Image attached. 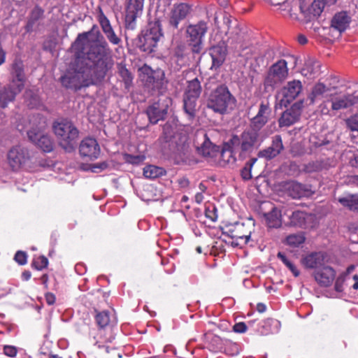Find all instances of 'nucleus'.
<instances>
[{"instance_id":"c756f323","label":"nucleus","mask_w":358,"mask_h":358,"mask_svg":"<svg viewBox=\"0 0 358 358\" xmlns=\"http://www.w3.org/2000/svg\"><path fill=\"white\" fill-rule=\"evenodd\" d=\"M351 21L350 16L345 11L339 12L331 20V27L340 32L345 31Z\"/></svg>"},{"instance_id":"5701e85b","label":"nucleus","mask_w":358,"mask_h":358,"mask_svg":"<svg viewBox=\"0 0 358 358\" xmlns=\"http://www.w3.org/2000/svg\"><path fill=\"white\" fill-rule=\"evenodd\" d=\"M190 6L186 3L175 5L171 10L169 24L175 29H178L179 22L184 20L189 13Z\"/></svg>"},{"instance_id":"bb28decb","label":"nucleus","mask_w":358,"mask_h":358,"mask_svg":"<svg viewBox=\"0 0 358 358\" xmlns=\"http://www.w3.org/2000/svg\"><path fill=\"white\" fill-rule=\"evenodd\" d=\"M186 47L184 44H178L171 51V61L176 65V68L179 70L186 64Z\"/></svg>"},{"instance_id":"1a4fd4ad","label":"nucleus","mask_w":358,"mask_h":358,"mask_svg":"<svg viewBox=\"0 0 358 358\" xmlns=\"http://www.w3.org/2000/svg\"><path fill=\"white\" fill-rule=\"evenodd\" d=\"M170 103V99L168 97H162L148 106L145 113L151 124H155L166 118Z\"/></svg>"},{"instance_id":"6e6552de","label":"nucleus","mask_w":358,"mask_h":358,"mask_svg":"<svg viewBox=\"0 0 358 358\" xmlns=\"http://www.w3.org/2000/svg\"><path fill=\"white\" fill-rule=\"evenodd\" d=\"M259 138V131L251 128L245 130L241 136H233L230 139V143L241 150V157L242 152H250L252 150L254 146L257 143Z\"/></svg>"},{"instance_id":"680f3d73","label":"nucleus","mask_w":358,"mask_h":358,"mask_svg":"<svg viewBox=\"0 0 358 358\" xmlns=\"http://www.w3.org/2000/svg\"><path fill=\"white\" fill-rule=\"evenodd\" d=\"M46 303L48 305H53L55 302V296L52 293H47L45 296Z\"/></svg>"},{"instance_id":"a18cd8bd","label":"nucleus","mask_w":358,"mask_h":358,"mask_svg":"<svg viewBox=\"0 0 358 358\" xmlns=\"http://www.w3.org/2000/svg\"><path fill=\"white\" fill-rule=\"evenodd\" d=\"M277 257L286 265L295 277L299 275V271L297 269L296 266L293 264L282 252H279Z\"/></svg>"},{"instance_id":"49530a36","label":"nucleus","mask_w":358,"mask_h":358,"mask_svg":"<svg viewBox=\"0 0 358 358\" xmlns=\"http://www.w3.org/2000/svg\"><path fill=\"white\" fill-rule=\"evenodd\" d=\"M324 167V162L322 161L310 162L305 165L304 170L308 173L317 172L322 170Z\"/></svg>"},{"instance_id":"ddd939ff","label":"nucleus","mask_w":358,"mask_h":358,"mask_svg":"<svg viewBox=\"0 0 358 358\" xmlns=\"http://www.w3.org/2000/svg\"><path fill=\"white\" fill-rule=\"evenodd\" d=\"M303 101L294 103L289 109L282 113L278 122L280 127H289L296 122L301 116Z\"/></svg>"},{"instance_id":"9b49d317","label":"nucleus","mask_w":358,"mask_h":358,"mask_svg":"<svg viewBox=\"0 0 358 358\" xmlns=\"http://www.w3.org/2000/svg\"><path fill=\"white\" fill-rule=\"evenodd\" d=\"M97 20L100 24L101 30L108 41L105 39V41L113 45H120L122 43L121 38L115 33L114 29L113 28L110 20L105 15L101 7L98 8V13L96 16Z\"/></svg>"},{"instance_id":"13d9d810","label":"nucleus","mask_w":358,"mask_h":358,"mask_svg":"<svg viewBox=\"0 0 358 358\" xmlns=\"http://www.w3.org/2000/svg\"><path fill=\"white\" fill-rule=\"evenodd\" d=\"M108 164L106 162L96 163L92 166V171L96 173V172H97V171H96L97 169L102 171V170H104L106 168H108Z\"/></svg>"},{"instance_id":"412c9836","label":"nucleus","mask_w":358,"mask_h":358,"mask_svg":"<svg viewBox=\"0 0 358 358\" xmlns=\"http://www.w3.org/2000/svg\"><path fill=\"white\" fill-rule=\"evenodd\" d=\"M300 10L305 17L311 20L320 15L324 7V0H313L310 6H307L305 0H300Z\"/></svg>"},{"instance_id":"c9c22d12","label":"nucleus","mask_w":358,"mask_h":358,"mask_svg":"<svg viewBox=\"0 0 358 358\" xmlns=\"http://www.w3.org/2000/svg\"><path fill=\"white\" fill-rule=\"evenodd\" d=\"M142 12H136L134 10L126 8L125 14V29L127 30H134L136 27V18L141 15Z\"/></svg>"},{"instance_id":"603ef678","label":"nucleus","mask_w":358,"mask_h":358,"mask_svg":"<svg viewBox=\"0 0 358 358\" xmlns=\"http://www.w3.org/2000/svg\"><path fill=\"white\" fill-rule=\"evenodd\" d=\"M162 76H164L162 71H151L150 75L148 76L146 82L154 85L155 83H158L159 78Z\"/></svg>"},{"instance_id":"774afa93","label":"nucleus","mask_w":358,"mask_h":358,"mask_svg":"<svg viewBox=\"0 0 358 358\" xmlns=\"http://www.w3.org/2000/svg\"><path fill=\"white\" fill-rule=\"evenodd\" d=\"M266 307L264 303H259L257 305V310L259 313H264L266 310Z\"/></svg>"},{"instance_id":"aec40b11","label":"nucleus","mask_w":358,"mask_h":358,"mask_svg":"<svg viewBox=\"0 0 358 358\" xmlns=\"http://www.w3.org/2000/svg\"><path fill=\"white\" fill-rule=\"evenodd\" d=\"M284 150L282 138L280 135H275L272 138L271 145L259 152L258 157L271 160L280 154Z\"/></svg>"},{"instance_id":"2eb2a0df","label":"nucleus","mask_w":358,"mask_h":358,"mask_svg":"<svg viewBox=\"0 0 358 358\" xmlns=\"http://www.w3.org/2000/svg\"><path fill=\"white\" fill-rule=\"evenodd\" d=\"M271 109L268 101L260 103L257 114L251 119L250 127L259 131L268 121Z\"/></svg>"},{"instance_id":"5fc2aeb1","label":"nucleus","mask_w":358,"mask_h":358,"mask_svg":"<svg viewBox=\"0 0 358 358\" xmlns=\"http://www.w3.org/2000/svg\"><path fill=\"white\" fill-rule=\"evenodd\" d=\"M345 281V277L343 274L340 275L335 281V290L337 292L343 291V286Z\"/></svg>"},{"instance_id":"c03bdc74","label":"nucleus","mask_w":358,"mask_h":358,"mask_svg":"<svg viewBox=\"0 0 358 358\" xmlns=\"http://www.w3.org/2000/svg\"><path fill=\"white\" fill-rule=\"evenodd\" d=\"M173 129L169 124H165L163 127V134L159 140L164 143H170L173 137Z\"/></svg>"},{"instance_id":"3c124183","label":"nucleus","mask_w":358,"mask_h":358,"mask_svg":"<svg viewBox=\"0 0 358 358\" xmlns=\"http://www.w3.org/2000/svg\"><path fill=\"white\" fill-rule=\"evenodd\" d=\"M346 127L352 131H358V116H352L345 120Z\"/></svg>"},{"instance_id":"79ce46f5","label":"nucleus","mask_w":358,"mask_h":358,"mask_svg":"<svg viewBox=\"0 0 358 358\" xmlns=\"http://www.w3.org/2000/svg\"><path fill=\"white\" fill-rule=\"evenodd\" d=\"M256 161L257 158H252L246 162L245 166L241 169V175L244 180H248L252 178L251 169Z\"/></svg>"},{"instance_id":"7ed1b4c3","label":"nucleus","mask_w":358,"mask_h":358,"mask_svg":"<svg viewBox=\"0 0 358 358\" xmlns=\"http://www.w3.org/2000/svg\"><path fill=\"white\" fill-rule=\"evenodd\" d=\"M31 129L27 131L29 139L45 152L53 150V142L51 138L44 133L47 127L45 117L41 115H34L31 120Z\"/></svg>"},{"instance_id":"0e129e2a","label":"nucleus","mask_w":358,"mask_h":358,"mask_svg":"<svg viewBox=\"0 0 358 358\" xmlns=\"http://www.w3.org/2000/svg\"><path fill=\"white\" fill-rule=\"evenodd\" d=\"M348 182L358 187V175L351 176L348 178Z\"/></svg>"},{"instance_id":"6e6d98bb","label":"nucleus","mask_w":358,"mask_h":358,"mask_svg":"<svg viewBox=\"0 0 358 358\" xmlns=\"http://www.w3.org/2000/svg\"><path fill=\"white\" fill-rule=\"evenodd\" d=\"M248 329L247 325L244 322L236 323L233 327V330L236 333H245Z\"/></svg>"},{"instance_id":"a19ab883","label":"nucleus","mask_w":358,"mask_h":358,"mask_svg":"<svg viewBox=\"0 0 358 358\" xmlns=\"http://www.w3.org/2000/svg\"><path fill=\"white\" fill-rule=\"evenodd\" d=\"M305 237L302 234H291L286 238L287 244L292 247H299L304 243Z\"/></svg>"},{"instance_id":"bf43d9fd","label":"nucleus","mask_w":358,"mask_h":358,"mask_svg":"<svg viewBox=\"0 0 358 358\" xmlns=\"http://www.w3.org/2000/svg\"><path fill=\"white\" fill-rule=\"evenodd\" d=\"M312 69L310 70V73L313 76L317 75L320 72V64L317 61H313L311 62Z\"/></svg>"},{"instance_id":"cd10ccee","label":"nucleus","mask_w":358,"mask_h":358,"mask_svg":"<svg viewBox=\"0 0 358 358\" xmlns=\"http://www.w3.org/2000/svg\"><path fill=\"white\" fill-rule=\"evenodd\" d=\"M358 102V97L354 94H347L343 96L332 99L331 108L334 110H338L349 108Z\"/></svg>"},{"instance_id":"f3484780","label":"nucleus","mask_w":358,"mask_h":358,"mask_svg":"<svg viewBox=\"0 0 358 358\" xmlns=\"http://www.w3.org/2000/svg\"><path fill=\"white\" fill-rule=\"evenodd\" d=\"M251 230L243 223H236L228 230L224 232L232 239L241 240L243 244H246L251 236Z\"/></svg>"},{"instance_id":"69168bd1","label":"nucleus","mask_w":358,"mask_h":358,"mask_svg":"<svg viewBox=\"0 0 358 358\" xmlns=\"http://www.w3.org/2000/svg\"><path fill=\"white\" fill-rule=\"evenodd\" d=\"M31 273L29 271H24L22 273V278L24 280H29L31 278Z\"/></svg>"},{"instance_id":"e2e57ef3","label":"nucleus","mask_w":358,"mask_h":358,"mask_svg":"<svg viewBox=\"0 0 358 358\" xmlns=\"http://www.w3.org/2000/svg\"><path fill=\"white\" fill-rule=\"evenodd\" d=\"M349 164L352 167L358 168V155H353L350 159Z\"/></svg>"},{"instance_id":"f257e3e1","label":"nucleus","mask_w":358,"mask_h":358,"mask_svg":"<svg viewBox=\"0 0 358 358\" xmlns=\"http://www.w3.org/2000/svg\"><path fill=\"white\" fill-rule=\"evenodd\" d=\"M71 49L73 61L60 78L66 88L78 90L101 82L113 67L112 50L99 31L94 37L92 31L79 34Z\"/></svg>"},{"instance_id":"de8ad7c7","label":"nucleus","mask_w":358,"mask_h":358,"mask_svg":"<svg viewBox=\"0 0 358 358\" xmlns=\"http://www.w3.org/2000/svg\"><path fill=\"white\" fill-rule=\"evenodd\" d=\"M48 264V259L43 255L34 259L31 263L32 267L38 271H41L47 267Z\"/></svg>"},{"instance_id":"ea45409f","label":"nucleus","mask_w":358,"mask_h":358,"mask_svg":"<svg viewBox=\"0 0 358 358\" xmlns=\"http://www.w3.org/2000/svg\"><path fill=\"white\" fill-rule=\"evenodd\" d=\"M11 76L12 79L25 81L23 66L21 63H15L13 65Z\"/></svg>"},{"instance_id":"6ab92c4d","label":"nucleus","mask_w":358,"mask_h":358,"mask_svg":"<svg viewBox=\"0 0 358 358\" xmlns=\"http://www.w3.org/2000/svg\"><path fill=\"white\" fill-rule=\"evenodd\" d=\"M315 281L321 287L330 286L335 279L336 271L329 266H324L320 269L315 271L313 273Z\"/></svg>"},{"instance_id":"a878e982","label":"nucleus","mask_w":358,"mask_h":358,"mask_svg":"<svg viewBox=\"0 0 358 358\" xmlns=\"http://www.w3.org/2000/svg\"><path fill=\"white\" fill-rule=\"evenodd\" d=\"M95 312V321L100 329L111 327L116 324L117 320L113 313L108 310H103L101 312L96 310Z\"/></svg>"},{"instance_id":"4d7b16f0","label":"nucleus","mask_w":358,"mask_h":358,"mask_svg":"<svg viewBox=\"0 0 358 358\" xmlns=\"http://www.w3.org/2000/svg\"><path fill=\"white\" fill-rule=\"evenodd\" d=\"M3 352L6 355L13 357L17 354V349L13 346L6 345L3 348Z\"/></svg>"},{"instance_id":"f03ea898","label":"nucleus","mask_w":358,"mask_h":358,"mask_svg":"<svg viewBox=\"0 0 358 358\" xmlns=\"http://www.w3.org/2000/svg\"><path fill=\"white\" fill-rule=\"evenodd\" d=\"M236 104V98L224 85H220L212 90L207 99V107L220 115L234 110Z\"/></svg>"},{"instance_id":"37998d69","label":"nucleus","mask_w":358,"mask_h":358,"mask_svg":"<svg viewBox=\"0 0 358 358\" xmlns=\"http://www.w3.org/2000/svg\"><path fill=\"white\" fill-rule=\"evenodd\" d=\"M119 74L122 78L126 88H129L132 83V76L129 70L124 66L119 68Z\"/></svg>"},{"instance_id":"864d4df0","label":"nucleus","mask_w":358,"mask_h":358,"mask_svg":"<svg viewBox=\"0 0 358 358\" xmlns=\"http://www.w3.org/2000/svg\"><path fill=\"white\" fill-rule=\"evenodd\" d=\"M14 259L18 264L24 265L27 262V254L24 251L19 250L15 253Z\"/></svg>"},{"instance_id":"58836bf2","label":"nucleus","mask_w":358,"mask_h":358,"mask_svg":"<svg viewBox=\"0 0 358 358\" xmlns=\"http://www.w3.org/2000/svg\"><path fill=\"white\" fill-rule=\"evenodd\" d=\"M145 32L149 34L155 38L159 41L160 38L163 36L160 22L159 20H155L153 22H150L147 26Z\"/></svg>"},{"instance_id":"7c9ffc66","label":"nucleus","mask_w":358,"mask_h":358,"mask_svg":"<svg viewBox=\"0 0 358 358\" xmlns=\"http://www.w3.org/2000/svg\"><path fill=\"white\" fill-rule=\"evenodd\" d=\"M205 140L201 147L198 148L199 153L205 157L214 158L219 153V148L213 145L208 138L207 135H204Z\"/></svg>"},{"instance_id":"423d86ee","label":"nucleus","mask_w":358,"mask_h":358,"mask_svg":"<svg viewBox=\"0 0 358 358\" xmlns=\"http://www.w3.org/2000/svg\"><path fill=\"white\" fill-rule=\"evenodd\" d=\"M201 83L197 78L187 82L183 97V108L189 120H193L196 114V102L201 93Z\"/></svg>"},{"instance_id":"052dcab7","label":"nucleus","mask_w":358,"mask_h":358,"mask_svg":"<svg viewBox=\"0 0 358 358\" xmlns=\"http://www.w3.org/2000/svg\"><path fill=\"white\" fill-rule=\"evenodd\" d=\"M223 21L224 23L228 27V30H229L233 24L231 16L227 13H225L223 17Z\"/></svg>"},{"instance_id":"338daca9","label":"nucleus","mask_w":358,"mask_h":358,"mask_svg":"<svg viewBox=\"0 0 358 358\" xmlns=\"http://www.w3.org/2000/svg\"><path fill=\"white\" fill-rule=\"evenodd\" d=\"M7 108L0 107V122H2L6 117V109Z\"/></svg>"},{"instance_id":"393cba45","label":"nucleus","mask_w":358,"mask_h":358,"mask_svg":"<svg viewBox=\"0 0 358 358\" xmlns=\"http://www.w3.org/2000/svg\"><path fill=\"white\" fill-rule=\"evenodd\" d=\"M337 89V86L329 85V86L322 83H316L312 89V92L308 96L310 103H313L315 100L321 97L331 96L335 93L332 91Z\"/></svg>"},{"instance_id":"473e14b6","label":"nucleus","mask_w":358,"mask_h":358,"mask_svg":"<svg viewBox=\"0 0 358 358\" xmlns=\"http://www.w3.org/2000/svg\"><path fill=\"white\" fill-rule=\"evenodd\" d=\"M159 40L155 38L149 34L143 31L141 36H139L140 48L144 52H151L154 48L157 46Z\"/></svg>"},{"instance_id":"f704fd0d","label":"nucleus","mask_w":358,"mask_h":358,"mask_svg":"<svg viewBox=\"0 0 358 358\" xmlns=\"http://www.w3.org/2000/svg\"><path fill=\"white\" fill-rule=\"evenodd\" d=\"M338 201L350 210L358 212V194H348L339 197Z\"/></svg>"},{"instance_id":"dca6fc26","label":"nucleus","mask_w":358,"mask_h":358,"mask_svg":"<svg viewBox=\"0 0 358 358\" xmlns=\"http://www.w3.org/2000/svg\"><path fill=\"white\" fill-rule=\"evenodd\" d=\"M79 152L83 157L95 159L100 154V147L95 138H85L80 144Z\"/></svg>"},{"instance_id":"e433bc0d","label":"nucleus","mask_w":358,"mask_h":358,"mask_svg":"<svg viewBox=\"0 0 358 358\" xmlns=\"http://www.w3.org/2000/svg\"><path fill=\"white\" fill-rule=\"evenodd\" d=\"M166 171L159 166L149 165L143 169V175L145 178L155 179L166 174Z\"/></svg>"},{"instance_id":"20e7f679","label":"nucleus","mask_w":358,"mask_h":358,"mask_svg":"<svg viewBox=\"0 0 358 358\" xmlns=\"http://www.w3.org/2000/svg\"><path fill=\"white\" fill-rule=\"evenodd\" d=\"M52 129L59 145L66 152L73 150L79 131L74 124L68 120L55 122Z\"/></svg>"},{"instance_id":"9d476101","label":"nucleus","mask_w":358,"mask_h":358,"mask_svg":"<svg viewBox=\"0 0 358 358\" xmlns=\"http://www.w3.org/2000/svg\"><path fill=\"white\" fill-rule=\"evenodd\" d=\"M8 163L13 171L22 168L30 159L29 150L21 145L12 147L7 154Z\"/></svg>"},{"instance_id":"4be33fe9","label":"nucleus","mask_w":358,"mask_h":358,"mask_svg":"<svg viewBox=\"0 0 358 358\" xmlns=\"http://www.w3.org/2000/svg\"><path fill=\"white\" fill-rule=\"evenodd\" d=\"M209 53L212 58V67L217 69L222 66L226 59L227 45L224 41H220L210 48Z\"/></svg>"},{"instance_id":"39448f33","label":"nucleus","mask_w":358,"mask_h":358,"mask_svg":"<svg viewBox=\"0 0 358 358\" xmlns=\"http://www.w3.org/2000/svg\"><path fill=\"white\" fill-rule=\"evenodd\" d=\"M287 62L280 59L272 64L264 79V87L266 92H273L276 87L284 82L288 76Z\"/></svg>"},{"instance_id":"2f4dec72","label":"nucleus","mask_w":358,"mask_h":358,"mask_svg":"<svg viewBox=\"0 0 358 358\" xmlns=\"http://www.w3.org/2000/svg\"><path fill=\"white\" fill-rule=\"evenodd\" d=\"M238 148L230 143V140L224 144L222 151L219 153L220 159L224 164H233L236 161L234 155Z\"/></svg>"},{"instance_id":"a211bd4d","label":"nucleus","mask_w":358,"mask_h":358,"mask_svg":"<svg viewBox=\"0 0 358 358\" xmlns=\"http://www.w3.org/2000/svg\"><path fill=\"white\" fill-rule=\"evenodd\" d=\"M326 255L322 252H313L301 258V264L306 268L320 269L325 266Z\"/></svg>"},{"instance_id":"c85d7f7f","label":"nucleus","mask_w":358,"mask_h":358,"mask_svg":"<svg viewBox=\"0 0 358 358\" xmlns=\"http://www.w3.org/2000/svg\"><path fill=\"white\" fill-rule=\"evenodd\" d=\"M263 217L269 228H279L282 225L281 211L276 207H272L268 213H264Z\"/></svg>"},{"instance_id":"8fccbe9b","label":"nucleus","mask_w":358,"mask_h":358,"mask_svg":"<svg viewBox=\"0 0 358 358\" xmlns=\"http://www.w3.org/2000/svg\"><path fill=\"white\" fill-rule=\"evenodd\" d=\"M24 82L25 81H19L16 79H11L10 83L8 85H6V87H10L13 92H15V94L17 96L18 94H20L24 87Z\"/></svg>"},{"instance_id":"4c0bfd02","label":"nucleus","mask_w":358,"mask_h":358,"mask_svg":"<svg viewBox=\"0 0 358 358\" xmlns=\"http://www.w3.org/2000/svg\"><path fill=\"white\" fill-rule=\"evenodd\" d=\"M306 213L303 211H294L289 217V225L293 227H303L306 223Z\"/></svg>"},{"instance_id":"09e8293b","label":"nucleus","mask_w":358,"mask_h":358,"mask_svg":"<svg viewBox=\"0 0 358 358\" xmlns=\"http://www.w3.org/2000/svg\"><path fill=\"white\" fill-rule=\"evenodd\" d=\"M145 0H127L126 8L142 12Z\"/></svg>"},{"instance_id":"f8f14e48","label":"nucleus","mask_w":358,"mask_h":358,"mask_svg":"<svg viewBox=\"0 0 358 358\" xmlns=\"http://www.w3.org/2000/svg\"><path fill=\"white\" fill-rule=\"evenodd\" d=\"M303 85L300 80H293L289 81L280 90L282 99L279 101L280 106H287L288 103L294 101L302 92Z\"/></svg>"},{"instance_id":"b1692460","label":"nucleus","mask_w":358,"mask_h":358,"mask_svg":"<svg viewBox=\"0 0 358 358\" xmlns=\"http://www.w3.org/2000/svg\"><path fill=\"white\" fill-rule=\"evenodd\" d=\"M45 10L39 5H36L28 15L25 29L27 32H31L40 25V22L45 17Z\"/></svg>"},{"instance_id":"4468645a","label":"nucleus","mask_w":358,"mask_h":358,"mask_svg":"<svg viewBox=\"0 0 358 358\" xmlns=\"http://www.w3.org/2000/svg\"><path fill=\"white\" fill-rule=\"evenodd\" d=\"M285 188L287 195L294 199L310 197L315 193L310 185H303L296 181L288 182Z\"/></svg>"},{"instance_id":"0eeeda50","label":"nucleus","mask_w":358,"mask_h":358,"mask_svg":"<svg viewBox=\"0 0 358 358\" xmlns=\"http://www.w3.org/2000/svg\"><path fill=\"white\" fill-rule=\"evenodd\" d=\"M208 31L207 23L203 20L187 27L188 45L194 54H199L203 49V38Z\"/></svg>"},{"instance_id":"72a5a7b5","label":"nucleus","mask_w":358,"mask_h":358,"mask_svg":"<svg viewBox=\"0 0 358 358\" xmlns=\"http://www.w3.org/2000/svg\"><path fill=\"white\" fill-rule=\"evenodd\" d=\"M16 95L10 87H0V107L8 108L9 103L14 102Z\"/></svg>"}]
</instances>
